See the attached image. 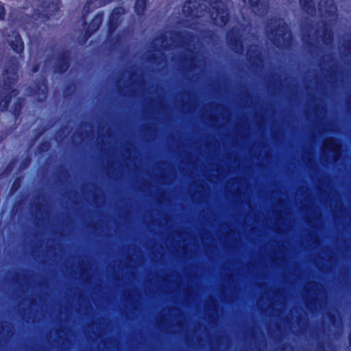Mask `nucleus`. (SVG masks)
<instances>
[{
	"label": "nucleus",
	"mask_w": 351,
	"mask_h": 351,
	"mask_svg": "<svg viewBox=\"0 0 351 351\" xmlns=\"http://www.w3.org/2000/svg\"><path fill=\"white\" fill-rule=\"evenodd\" d=\"M3 79L4 86L0 90V108L1 110L7 109L11 99L10 94L12 93L14 96L18 95L17 91L12 86V84L16 82L18 79L16 66L7 69L3 74Z\"/></svg>",
	"instance_id": "f257e3e1"
},
{
	"label": "nucleus",
	"mask_w": 351,
	"mask_h": 351,
	"mask_svg": "<svg viewBox=\"0 0 351 351\" xmlns=\"http://www.w3.org/2000/svg\"><path fill=\"white\" fill-rule=\"evenodd\" d=\"M269 36L271 40H273L275 45L282 47L285 46V43L290 38L291 36L286 24L283 21H279L278 26L275 29V35H274V32H271Z\"/></svg>",
	"instance_id": "f03ea898"
},
{
	"label": "nucleus",
	"mask_w": 351,
	"mask_h": 351,
	"mask_svg": "<svg viewBox=\"0 0 351 351\" xmlns=\"http://www.w3.org/2000/svg\"><path fill=\"white\" fill-rule=\"evenodd\" d=\"M7 40L12 49L16 53H21L23 51V42L17 32H12L11 34L8 36Z\"/></svg>",
	"instance_id": "7ed1b4c3"
},
{
	"label": "nucleus",
	"mask_w": 351,
	"mask_h": 351,
	"mask_svg": "<svg viewBox=\"0 0 351 351\" xmlns=\"http://www.w3.org/2000/svg\"><path fill=\"white\" fill-rule=\"evenodd\" d=\"M336 7L333 3L332 0H322L319 5V12L323 16H335Z\"/></svg>",
	"instance_id": "20e7f679"
},
{
	"label": "nucleus",
	"mask_w": 351,
	"mask_h": 351,
	"mask_svg": "<svg viewBox=\"0 0 351 351\" xmlns=\"http://www.w3.org/2000/svg\"><path fill=\"white\" fill-rule=\"evenodd\" d=\"M244 1L248 2L253 8V11L258 14H263L267 9L266 0H244Z\"/></svg>",
	"instance_id": "39448f33"
},
{
	"label": "nucleus",
	"mask_w": 351,
	"mask_h": 351,
	"mask_svg": "<svg viewBox=\"0 0 351 351\" xmlns=\"http://www.w3.org/2000/svg\"><path fill=\"white\" fill-rule=\"evenodd\" d=\"M197 3L195 1L189 0L183 5L182 10L184 14L188 16H199L198 10H196Z\"/></svg>",
	"instance_id": "423d86ee"
},
{
	"label": "nucleus",
	"mask_w": 351,
	"mask_h": 351,
	"mask_svg": "<svg viewBox=\"0 0 351 351\" xmlns=\"http://www.w3.org/2000/svg\"><path fill=\"white\" fill-rule=\"evenodd\" d=\"M339 145L332 139H328L324 144V150H332L334 156L337 157L339 152Z\"/></svg>",
	"instance_id": "0eeeda50"
},
{
	"label": "nucleus",
	"mask_w": 351,
	"mask_h": 351,
	"mask_svg": "<svg viewBox=\"0 0 351 351\" xmlns=\"http://www.w3.org/2000/svg\"><path fill=\"white\" fill-rule=\"evenodd\" d=\"M301 7L307 13H312L315 9V3L313 0H300Z\"/></svg>",
	"instance_id": "6e6552de"
},
{
	"label": "nucleus",
	"mask_w": 351,
	"mask_h": 351,
	"mask_svg": "<svg viewBox=\"0 0 351 351\" xmlns=\"http://www.w3.org/2000/svg\"><path fill=\"white\" fill-rule=\"evenodd\" d=\"M146 1L147 0H136L135 10L138 14L143 13L146 6Z\"/></svg>",
	"instance_id": "1a4fd4ad"
},
{
	"label": "nucleus",
	"mask_w": 351,
	"mask_h": 351,
	"mask_svg": "<svg viewBox=\"0 0 351 351\" xmlns=\"http://www.w3.org/2000/svg\"><path fill=\"white\" fill-rule=\"evenodd\" d=\"M101 16H96L94 19L93 20L91 24L89 26V29L91 31H95L97 29L101 23Z\"/></svg>",
	"instance_id": "9d476101"
},
{
	"label": "nucleus",
	"mask_w": 351,
	"mask_h": 351,
	"mask_svg": "<svg viewBox=\"0 0 351 351\" xmlns=\"http://www.w3.org/2000/svg\"><path fill=\"white\" fill-rule=\"evenodd\" d=\"M104 4V3H102L101 1H99V0H88L85 5V8L89 10L101 6Z\"/></svg>",
	"instance_id": "9b49d317"
},
{
	"label": "nucleus",
	"mask_w": 351,
	"mask_h": 351,
	"mask_svg": "<svg viewBox=\"0 0 351 351\" xmlns=\"http://www.w3.org/2000/svg\"><path fill=\"white\" fill-rule=\"evenodd\" d=\"M123 13V10L122 8H117L115 10H113L112 13V15H111V21H112L114 19L116 18V16L119 14H122Z\"/></svg>",
	"instance_id": "f8f14e48"
},
{
	"label": "nucleus",
	"mask_w": 351,
	"mask_h": 351,
	"mask_svg": "<svg viewBox=\"0 0 351 351\" xmlns=\"http://www.w3.org/2000/svg\"><path fill=\"white\" fill-rule=\"evenodd\" d=\"M5 16V9L3 4L0 2V19H3Z\"/></svg>",
	"instance_id": "ddd939ff"
},
{
	"label": "nucleus",
	"mask_w": 351,
	"mask_h": 351,
	"mask_svg": "<svg viewBox=\"0 0 351 351\" xmlns=\"http://www.w3.org/2000/svg\"><path fill=\"white\" fill-rule=\"evenodd\" d=\"M68 69V65H67V64L65 62V63L64 64V68H63V69H60V71H65L66 69Z\"/></svg>",
	"instance_id": "4468645a"
},
{
	"label": "nucleus",
	"mask_w": 351,
	"mask_h": 351,
	"mask_svg": "<svg viewBox=\"0 0 351 351\" xmlns=\"http://www.w3.org/2000/svg\"><path fill=\"white\" fill-rule=\"evenodd\" d=\"M37 70H38L37 69H34V72H36Z\"/></svg>",
	"instance_id": "2eb2a0df"
}]
</instances>
